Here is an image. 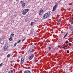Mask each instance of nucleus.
<instances>
[{
	"label": "nucleus",
	"instance_id": "26",
	"mask_svg": "<svg viewBox=\"0 0 73 73\" xmlns=\"http://www.w3.org/2000/svg\"><path fill=\"white\" fill-rule=\"evenodd\" d=\"M68 41L66 40V41L65 42V43L66 44H68Z\"/></svg>",
	"mask_w": 73,
	"mask_h": 73
},
{
	"label": "nucleus",
	"instance_id": "31",
	"mask_svg": "<svg viewBox=\"0 0 73 73\" xmlns=\"http://www.w3.org/2000/svg\"><path fill=\"white\" fill-rule=\"evenodd\" d=\"M46 28H47V27H45V29H46Z\"/></svg>",
	"mask_w": 73,
	"mask_h": 73
},
{
	"label": "nucleus",
	"instance_id": "4",
	"mask_svg": "<svg viewBox=\"0 0 73 73\" xmlns=\"http://www.w3.org/2000/svg\"><path fill=\"white\" fill-rule=\"evenodd\" d=\"M4 42V40L3 38L0 39V44H3Z\"/></svg>",
	"mask_w": 73,
	"mask_h": 73
},
{
	"label": "nucleus",
	"instance_id": "5",
	"mask_svg": "<svg viewBox=\"0 0 73 73\" xmlns=\"http://www.w3.org/2000/svg\"><path fill=\"white\" fill-rule=\"evenodd\" d=\"M8 46H6L4 48V51L5 52L8 49Z\"/></svg>",
	"mask_w": 73,
	"mask_h": 73
},
{
	"label": "nucleus",
	"instance_id": "24",
	"mask_svg": "<svg viewBox=\"0 0 73 73\" xmlns=\"http://www.w3.org/2000/svg\"><path fill=\"white\" fill-rule=\"evenodd\" d=\"M9 56H10V54H8L7 55V57L8 58V57H9Z\"/></svg>",
	"mask_w": 73,
	"mask_h": 73
},
{
	"label": "nucleus",
	"instance_id": "2",
	"mask_svg": "<svg viewBox=\"0 0 73 73\" xmlns=\"http://www.w3.org/2000/svg\"><path fill=\"white\" fill-rule=\"evenodd\" d=\"M29 11V9H25L22 12V13L23 15H26V13H27Z\"/></svg>",
	"mask_w": 73,
	"mask_h": 73
},
{
	"label": "nucleus",
	"instance_id": "1",
	"mask_svg": "<svg viewBox=\"0 0 73 73\" xmlns=\"http://www.w3.org/2000/svg\"><path fill=\"white\" fill-rule=\"evenodd\" d=\"M50 11H48L46 13H45L43 17V19H45L48 17L50 15Z\"/></svg>",
	"mask_w": 73,
	"mask_h": 73
},
{
	"label": "nucleus",
	"instance_id": "35",
	"mask_svg": "<svg viewBox=\"0 0 73 73\" xmlns=\"http://www.w3.org/2000/svg\"><path fill=\"white\" fill-rule=\"evenodd\" d=\"M65 36H64V37H63L64 39L65 38Z\"/></svg>",
	"mask_w": 73,
	"mask_h": 73
},
{
	"label": "nucleus",
	"instance_id": "18",
	"mask_svg": "<svg viewBox=\"0 0 73 73\" xmlns=\"http://www.w3.org/2000/svg\"><path fill=\"white\" fill-rule=\"evenodd\" d=\"M16 45H17V43H15V44H14L13 46V47H15L16 46Z\"/></svg>",
	"mask_w": 73,
	"mask_h": 73
},
{
	"label": "nucleus",
	"instance_id": "34",
	"mask_svg": "<svg viewBox=\"0 0 73 73\" xmlns=\"http://www.w3.org/2000/svg\"><path fill=\"white\" fill-rule=\"evenodd\" d=\"M22 2H23V1H21L20 3H22Z\"/></svg>",
	"mask_w": 73,
	"mask_h": 73
},
{
	"label": "nucleus",
	"instance_id": "20",
	"mask_svg": "<svg viewBox=\"0 0 73 73\" xmlns=\"http://www.w3.org/2000/svg\"><path fill=\"white\" fill-rule=\"evenodd\" d=\"M69 22H72V21H73V19H71L69 21Z\"/></svg>",
	"mask_w": 73,
	"mask_h": 73
},
{
	"label": "nucleus",
	"instance_id": "9",
	"mask_svg": "<svg viewBox=\"0 0 73 73\" xmlns=\"http://www.w3.org/2000/svg\"><path fill=\"white\" fill-rule=\"evenodd\" d=\"M24 73H31V72L29 70H25L24 72Z\"/></svg>",
	"mask_w": 73,
	"mask_h": 73
},
{
	"label": "nucleus",
	"instance_id": "33",
	"mask_svg": "<svg viewBox=\"0 0 73 73\" xmlns=\"http://www.w3.org/2000/svg\"><path fill=\"white\" fill-rule=\"evenodd\" d=\"M64 46V48H65V47H67V46Z\"/></svg>",
	"mask_w": 73,
	"mask_h": 73
},
{
	"label": "nucleus",
	"instance_id": "29",
	"mask_svg": "<svg viewBox=\"0 0 73 73\" xmlns=\"http://www.w3.org/2000/svg\"><path fill=\"white\" fill-rule=\"evenodd\" d=\"M60 46H61L60 45H58V48H60Z\"/></svg>",
	"mask_w": 73,
	"mask_h": 73
},
{
	"label": "nucleus",
	"instance_id": "6",
	"mask_svg": "<svg viewBox=\"0 0 73 73\" xmlns=\"http://www.w3.org/2000/svg\"><path fill=\"white\" fill-rule=\"evenodd\" d=\"M57 4L55 5H54V6L53 7L52 11H54L56 10V8H57Z\"/></svg>",
	"mask_w": 73,
	"mask_h": 73
},
{
	"label": "nucleus",
	"instance_id": "3",
	"mask_svg": "<svg viewBox=\"0 0 73 73\" xmlns=\"http://www.w3.org/2000/svg\"><path fill=\"white\" fill-rule=\"evenodd\" d=\"M34 57H35V54H32L31 56L29 57V60H32V59Z\"/></svg>",
	"mask_w": 73,
	"mask_h": 73
},
{
	"label": "nucleus",
	"instance_id": "32",
	"mask_svg": "<svg viewBox=\"0 0 73 73\" xmlns=\"http://www.w3.org/2000/svg\"><path fill=\"white\" fill-rule=\"evenodd\" d=\"M32 30H31V33H32Z\"/></svg>",
	"mask_w": 73,
	"mask_h": 73
},
{
	"label": "nucleus",
	"instance_id": "30",
	"mask_svg": "<svg viewBox=\"0 0 73 73\" xmlns=\"http://www.w3.org/2000/svg\"><path fill=\"white\" fill-rule=\"evenodd\" d=\"M28 19V18H27L26 19H25V20H27V19Z\"/></svg>",
	"mask_w": 73,
	"mask_h": 73
},
{
	"label": "nucleus",
	"instance_id": "7",
	"mask_svg": "<svg viewBox=\"0 0 73 73\" xmlns=\"http://www.w3.org/2000/svg\"><path fill=\"white\" fill-rule=\"evenodd\" d=\"M24 58H22L21 59V64H23L24 63Z\"/></svg>",
	"mask_w": 73,
	"mask_h": 73
},
{
	"label": "nucleus",
	"instance_id": "25",
	"mask_svg": "<svg viewBox=\"0 0 73 73\" xmlns=\"http://www.w3.org/2000/svg\"><path fill=\"white\" fill-rule=\"evenodd\" d=\"M3 63H2L1 64H0V66H2V65H3Z\"/></svg>",
	"mask_w": 73,
	"mask_h": 73
},
{
	"label": "nucleus",
	"instance_id": "12",
	"mask_svg": "<svg viewBox=\"0 0 73 73\" xmlns=\"http://www.w3.org/2000/svg\"><path fill=\"white\" fill-rule=\"evenodd\" d=\"M13 70H11L8 72V73H13Z\"/></svg>",
	"mask_w": 73,
	"mask_h": 73
},
{
	"label": "nucleus",
	"instance_id": "8",
	"mask_svg": "<svg viewBox=\"0 0 73 73\" xmlns=\"http://www.w3.org/2000/svg\"><path fill=\"white\" fill-rule=\"evenodd\" d=\"M42 13H43V10L42 9H41L40 11L39 14L40 15H42Z\"/></svg>",
	"mask_w": 73,
	"mask_h": 73
},
{
	"label": "nucleus",
	"instance_id": "15",
	"mask_svg": "<svg viewBox=\"0 0 73 73\" xmlns=\"http://www.w3.org/2000/svg\"><path fill=\"white\" fill-rule=\"evenodd\" d=\"M20 42H21V40H19L17 42V44H18V43H20Z\"/></svg>",
	"mask_w": 73,
	"mask_h": 73
},
{
	"label": "nucleus",
	"instance_id": "21",
	"mask_svg": "<svg viewBox=\"0 0 73 73\" xmlns=\"http://www.w3.org/2000/svg\"><path fill=\"white\" fill-rule=\"evenodd\" d=\"M68 33H66V35L64 36V37H66L67 36V35H68Z\"/></svg>",
	"mask_w": 73,
	"mask_h": 73
},
{
	"label": "nucleus",
	"instance_id": "17",
	"mask_svg": "<svg viewBox=\"0 0 73 73\" xmlns=\"http://www.w3.org/2000/svg\"><path fill=\"white\" fill-rule=\"evenodd\" d=\"M61 19H59L58 20V21H57V23H59L60 21H61Z\"/></svg>",
	"mask_w": 73,
	"mask_h": 73
},
{
	"label": "nucleus",
	"instance_id": "19",
	"mask_svg": "<svg viewBox=\"0 0 73 73\" xmlns=\"http://www.w3.org/2000/svg\"><path fill=\"white\" fill-rule=\"evenodd\" d=\"M68 46H72V44H71V43H70L68 44Z\"/></svg>",
	"mask_w": 73,
	"mask_h": 73
},
{
	"label": "nucleus",
	"instance_id": "14",
	"mask_svg": "<svg viewBox=\"0 0 73 73\" xmlns=\"http://www.w3.org/2000/svg\"><path fill=\"white\" fill-rule=\"evenodd\" d=\"M72 25H70L69 27V29H72Z\"/></svg>",
	"mask_w": 73,
	"mask_h": 73
},
{
	"label": "nucleus",
	"instance_id": "27",
	"mask_svg": "<svg viewBox=\"0 0 73 73\" xmlns=\"http://www.w3.org/2000/svg\"><path fill=\"white\" fill-rule=\"evenodd\" d=\"M67 53H68H68H69V51L68 50L67 51Z\"/></svg>",
	"mask_w": 73,
	"mask_h": 73
},
{
	"label": "nucleus",
	"instance_id": "36",
	"mask_svg": "<svg viewBox=\"0 0 73 73\" xmlns=\"http://www.w3.org/2000/svg\"><path fill=\"white\" fill-rule=\"evenodd\" d=\"M16 1H19V0H16Z\"/></svg>",
	"mask_w": 73,
	"mask_h": 73
},
{
	"label": "nucleus",
	"instance_id": "13",
	"mask_svg": "<svg viewBox=\"0 0 73 73\" xmlns=\"http://www.w3.org/2000/svg\"><path fill=\"white\" fill-rule=\"evenodd\" d=\"M13 38L11 37H10L9 38V41H12V40Z\"/></svg>",
	"mask_w": 73,
	"mask_h": 73
},
{
	"label": "nucleus",
	"instance_id": "22",
	"mask_svg": "<svg viewBox=\"0 0 73 73\" xmlns=\"http://www.w3.org/2000/svg\"><path fill=\"white\" fill-rule=\"evenodd\" d=\"M35 46H32V48H33V49H35Z\"/></svg>",
	"mask_w": 73,
	"mask_h": 73
},
{
	"label": "nucleus",
	"instance_id": "10",
	"mask_svg": "<svg viewBox=\"0 0 73 73\" xmlns=\"http://www.w3.org/2000/svg\"><path fill=\"white\" fill-rule=\"evenodd\" d=\"M14 35L13 34H11L10 35L11 37L12 38L14 37Z\"/></svg>",
	"mask_w": 73,
	"mask_h": 73
},
{
	"label": "nucleus",
	"instance_id": "11",
	"mask_svg": "<svg viewBox=\"0 0 73 73\" xmlns=\"http://www.w3.org/2000/svg\"><path fill=\"white\" fill-rule=\"evenodd\" d=\"M25 3H23L22 5V7H25Z\"/></svg>",
	"mask_w": 73,
	"mask_h": 73
},
{
	"label": "nucleus",
	"instance_id": "28",
	"mask_svg": "<svg viewBox=\"0 0 73 73\" xmlns=\"http://www.w3.org/2000/svg\"><path fill=\"white\" fill-rule=\"evenodd\" d=\"M62 48L63 49L64 48V50H65V47L63 46L62 47Z\"/></svg>",
	"mask_w": 73,
	"mask_h": 73
},
{
	"label": "nucleus",
	"instance_id": "23",
	"mask_svg": "<svg viewBox=\"0 0 73 73\" xmlns=\"http://www.w3.org/2000/svg\"><path fill=\"white\" fill-rule=\"evenodd\" d=\"M48 48L49 50H50L51 49V47H50V46H48Z\"/></svg>",
	"mask_w": 73,
	"mask_h": 73
},
{
	"label": "nucleus",
	"instance_id": "16",
	"mask_svg": "<svg viewBox=\"0 0 73 73\" xmlns=\"http://www.w3.org/2000/svg\"><path fill=\"white\" fill-rule=\"evenodd\" d=\"M31 26H33V22L31 23Z\"/></svg>",
	"mask_w": 73,
	"mask_h": 73
},
{
	"label": "nucleus",
	"instance_id": "37",
	"mask_svg": "<svg viewBox=\"0 0 73 73\" xmlns=\"http://www.w3.org/2000/svg\"><path fill=\"white\" fill-rule=\"evenodd\" d=\"M72 21H73V19H72Z\"/></svg>",
	"mask_w": 73,
	"mask_h": 73
}]
</instances>
